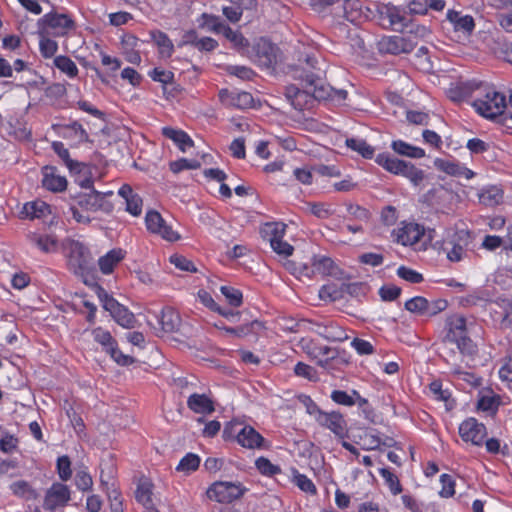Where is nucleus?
Instances as JSON below:
<instances>
[{
    "label": "nucleus",
    "mask_w": 512,
    "mask_h": 512,
    "mask_svg": "<svg viewBox=\"0 0 512 512\" xmlns=\"http://www.w3.org/2000/svg\"><path fill=\"white\" fill-rule=\"evenodd\" d=\"M453 100L473 97L472 106L481 116L494 119L504 114L507 107L506 97L493 86L475 80L462 82L451 90Z\"/></svg>",
    "instance_id": "obj_1"
},
{
    "label": "nucleus",
    "mask_w": 512,
    "mask_h": 512,
    "mask_svg": "<svg viewBox=\"0 0 512 512\" xmlns=\"http://www.w3.org/2000/svg\"><path fill=\"white\" fill-rule=\"evenodd\" d=\"M295 77L304 87L312 89L319 100L344 101L348 95L347 91L336 90L326 83V63L314 55L306 56L296 69Z\"/></svg>",
    "instance_id": "obj_2"
},
{
    "label": "nucleus",
    "mask_w": 512,
    "mask_h": 512,
    "mask_svg": "<svg viewBox=\"0 0 512 512\" xmlns=\"http://www.w3.org/2000/svg\"><path fill=\"white\" fill-rule=\"evenodd\" d=\"M375 162L387 172L406 178L414 187L422 186L426 179L424 170L418 168L412 162L398 159L390 153L377 154Z\"/></svg>",
    "instance_id": "obj_3"
},
{
    "label": "nucleus",
    "mask_w": 512,
    "mask_h": 512,
    "mask_svg": "<svg viewBox=\"0 0 512 512\" xmlns=\"http://www.w3.org/2000/svg\"><path fill=\"white\" fill-rule=\"evenodd\" d=\"M62 252L71 272L81 277L89 273L92 266V257L90 250L83 243L67 239L62 243Z\"/></svg>",
    "instance_id": "obj_4"
},
{
    "label": "nucleus",
    "mask_w": 512,
    "mask_h": 512,
    "mask_svg": "<svg viewBox=\"0 0 512 512\" xmlns=\"http://www.w3.org/2000/svg\"><path fill=\"white\" fill-rule=\"evenodd\" d=\"M471 240L469 230L458 229L448 233L441 241H437L436 246L438 252L444 254L450 262H460L466 256Z\"/></svg>",
    "instance_id": "obj_5"
},
{
    "label": "nucleus",
    "mask_w": 512,
    "mask_h": 512,
    "mask_svg": "<svg viewBox=\"0 0 512 512\" xmlns=\"http://www.w3.org/2000/svg\"><path fill=\"white\" fill-rule=\"evenodd\" d=\"M75 26V21L71 15L54 10L44 14L37 22L38 30L42 34L54 38L67 36Z\"/></svg>",
    "instance_id": "obj_6"
},
{
    "label": "nucleus",
    "mask_w": 512,
    "mask_h": 512,
    "mask_svg": "<svg viewBox=\"0 0 512 512\" xmlns=\"http://www.w3.org/2000/svg\"><path fill=\"white\" fill-rule=\"evenodd\" d=\"M299 346L302 351L316 364L325 370L333 368V362L338 357L336 349L326 345H319L312 339H301Z\"/></svg>",
    "instance_id": "obj_7"
},
{
    "label": "nucleus",
    "mask_w": 512,
    "mask_h": 512,
    "mask_svg": "<svg viewBox=\"0 0 512 512\" xmlns=\"http://www.w3.org/2000/svg\"><path fill=\"white\" fill-rule=\"evenodd\" d=\"M95 342L101 345L102 349L110 355V357L121 366H129L134 363V358L124 354L118 347L116 339L111 333L102 328L96 327L91 331Z\"/></svg>",
    "instance_id": "obj_8"
},
{
    "label": "nucleus",
    "mask_w": 512,
    "mask_h": 512,
    "mask_svg": "<svg viewBox=\"0 0 512 512\" xmlns=\"http://www.w3.org/2000/svg\"><path fill=\"white\" fill-rule=\"evenodd\" d=\"M99 298L103 308L108 311L113 319L123 328H134L137 320L135 315L124 305L120 304L115 298L100 288Z\"/></svg>",
    "instance_id": "obj_9"
},
{
    "label": "nucleus",
    "mask_w": 512,
    "mask_h": 512,
    "mask_svg": "<svg viewBox=\"0 0 512 512\" xmlns=\"http://www.w3.org/2000/svg\"><path fill=\"white\" fill-rule=\"evenodd\" d=\"M248 489L241 483L216 481L207 490V497L219 503H231L240 499Z\"/></svg>",
    "instance_id": "obj_10"
},
{
    "label": "nucleus",
    "mask_w": 512,
    "mask_h": 512,
    "mask_svg": "<svg viewBox=\"0 0 512 512\" xmlns=\"http://www.w3.org/2000/svg\"><path fill=\"white\" fill-rule=\"evenodd\" d=\"M145 226L148 232L160 236L167 242H177L181 239L178 231L168 224L156 210H148L145 215Z\"/></svg>",
    "instance_id": "obj_11"
},
{
    "label": "nucleus",
    "mask_w": 512,
    "mask_h": 512,
    "mask_svg": "<svg viewBox=\"0 0 512 512\" xmlns=\"http://www.w3.org/2000/svg\"><path fill=\"white\" fill-rule=\"evenodd\" d=\"M379 19L382 22H388V28L397 32H404L405 26L411 17L403 6H396L391 3L377 6Z\"/></svg>",
    "instance_id": "obj_12"
},
{
    "label": "nucleus",
    "mask_w": 512,
    "mask_h": 512,
    "mask_svg": "<svg viewBox=\"0 0 512 512\" xmlns=\"http://www.w3.org/2000/svg\"><path fill=\"white\" fill-rule=\"evenodd\" d=\"M113 192L101 193L92 189L89 193L80 194L77 197V205L86 212L102 211L110 213L113 210V204L105 199L106 196H112Z\"/></svg>",
    "instance_id": "obj_13"
},
{
    "label": "nucleus",
    "mask_w": 512,
    "mask_h": 512,
    "mask_svg": "<svg viewBox=\"0 0 512 512\" xmlns=\"http://www.w3.org/2000/svg\"><path fill=\"white\" fill-rule=\"evenodd\" d=\"M278 50L275 44L261 37L252 46L251 58L258 66L271 68L277 62Z\"/></svg>",
    "instance_id": "obj_14"
},
{
    "label": "nucleus",
    "mask_w": 512,
    "mask_h": 512,
    "mask_svg": "<svg viewBox=\"0 0 512 512\" xmlns=\"http://www.w3.org/2000/svg\"><path fill=\"white\" fill-rule=\"evenodd\" d=\"M424 394L431 400L442 403L445 412H453L458 403L448 387H444L441 379H433L424 389Z\"/></svg>",
    "instance_id": "obj_15"
},
{
    "label": "nucleus",
    "mask_w": 512,
    "mask_h": 512,
    "mask_svg": "<svg viewBox=\"0 0 512 512\" xmlns=\"http://www.w3.org/2000/svg\"><path fill=\"white\" fill-rule=\"evenodd\" d=\"M424 235L423 226L415 222L402 221L399 226L392 230L393 241L403 246H411L420 241Z\"/></svg>",
    "instance_id": "obj_16"
},
{
    "label": "nucleus",
    "mask_w": 512,
    "mask_h": 512,
    "mask_svg": "<svg viewBox=\"0 0 512 512\" xmlns=\"http://www.w3.org/2000/svg\"><path fill=\"white\" fill-rule=\"evenodd\" d=\"M53 129L59 137L67 140L70 146L78 147L89 141L88 132L78 121L68 124H56L53 125Z\"/></svg>",
    "instance_id": "obj_17"
},
{
    "label": "nucleus",
    "mask_w": 512,
    "mask_h": 512,
    "mask_svg": "<svg viewBox=\"0 0 512 512\" xmlns=\"http://www.w3.org/2000/svg\"><path fill=\"white\" fill-rule=\"evenodd\" d=\"M309 323L313 325L312 331L328 341L344 342L348 339L345 329L335 320L326 319L321 322L309 321Z\"/></svg>",
    "instance_id": "obj_18"
},
{
    "label": "nucleus",
    "mask_w": 512,
    "mask_h": 512,
    "mask_svg": "<svg viewBox=\"0 0 512 512\" xmlns=\"http://www.w3.org/2000/svg\"><path fill=\"white\" fill-rule=\"evenodd\" d=\"M305 275H321L339 277L342 275V271L334 260L325 255H314L311 259V268L305 266Z\"/></svg>",
    "instance_id": "obj_19"
},
{
    "label": "nucleus",
    "mask_w": 512,
    "mask_h": 512,
    "mask_svg": "<svg viewBox=\"0 0 512 512\" xmlns=\"http://www.w3.org/2000/svg\"><path fill=\"white\" fill-rule=\"evenodd\" d=\"M378 46L381 52L392 55L409 54L415 49V44L403 35L383 36Z\"/></svg>",
    "instance_id": "obj_20"
},
{
    "label": "nucleus",
    "mask_w": 512,
    "mask_h": 512,
    "mask_svg": "<svg viewBox=\"0 0 512 512\" xmlns=\"http://www.w3.org/2000/svg\"><path fill=\"white\" fill-rule=\"evenodd\" d=\"M459 435L463 441L481 446L487 435V429L476 418H467L459 426Z\"/></svg>",
    "instance_id": "obj_21"
},
{
    "label": "nucleus",
    "mask_w": 512,
    "mask_h": 512,
    "mask_svg": "<svg viewBox=\"0 0 512 512\" xmlns=\"http://www.w3.org/2000/svg\"><path fill=\"white\" fill-rule=\"evenodd\" d=\"M285 96L295 110L303 111L310 107L313 101L319 100L312 89H300L294 84L288 85L285 88Z\"/></svg>",
    "instance_id": "obj_22"
},
{
    "label": "nucleus",
    "mask_w": 512,
    "mask_h": 512,
    "mask_svg": "<svg viewBox=\"0 0 512 512\" xmlns=\"http://www.w3.org/2000/svg\"><path fill=\"white\" fill-rule=\"evenodd\" d=\"M70 500V490L67 485L54 483L46 492L43 508L54 511L58 507H64Z\"/></svg>",
    "instance_id": "obj_23"
},
{
    "label": "nucleus",
    "mask_w": 512,
    "mask_h": 512,
    "mask_svg": "<svg viewBox=\"0 0 512 512\" xmlns=\"http://www.w3.org/2000/svg\"><path fill=\"white\" fill-rule=\"evenodd\" d=\"M216 401L211 391L207 393H192L187 398L188 408L195 414L210 415L216 411Z\"/></svg>",
    "instance_id": "obj_24"
},
{
    "label": "nucleus",
    "mask_w": 512,
    "mask_h": 512,
    "mask_svg": "<svg viewBox=\"0 0 512 512\" xmlns=\"http://www.w3.org/2000/svg\"><path fill=\"white\" fill-rule=\"evenodd\" d=\"M446 20L453 31L464 37H469L475 29V21L471 15L463 14L461 11L449 9L446 13Z\"/></svg>",
    "instance_id": "obj_25"
},
{
    "label": "nucleus",
    "mask_w": 512,
    "mask_h": 512,
    "mask_svg": "<svg viewBox=\"0 0 512 512\" xmlns=\"http://www.w3.org/2000/svg\"><path fill=\"white\" fill-rule=\"evenodd\" d=\"M219 99L224 105L238 109H248L254 105L252 94L246 91L221 89Z\"/></svg>",
    "instance_id": "obj_26"
},
{
    "label": "nucleus",
    "mask_w": 512,
    "mask_h": 512,
    "mask_svg": "<svg viewBox=\"0 0 512 512\" xmlns=\"http://www.w3.org/2000/svg\"><path fill=\"white\" fill-rule=\"evenodd\" d=\"M467 334V321L463 315L455 314L446 319L445 342L453 344Z\"/></svg>",
    "instance_id": "obj_27"
},
{
    "label": "nucleus",
    "mask_w": 512,
    "mask_h": 512,
    "mask_svg": "<svg viewBox=\"0 0 512 512\" xmlns=\"http://www.w3.org/2000/svg\"><path fill=\"white\" fill-rule=\"evenodd\" d=\"M27 239L43 253L51 254L59 250V240L54 234L30 232Z\"/></svg>",
    "instance_id": "obj_28"
},
{
    "label": "nucleus",
    "mask_w": 512,
    "mask_h": 512,
    "mask_svg": "<svg viewBox=\"0 0 512 512\" xmlns=\"http://www.w3.org/2000/svg\"><path fill=\"white\" fill-rule=\"evenodd\" d=\"M118 195L125 200V210L130 215L139 217L142 214L143 199L129 184H123L118 190Z\"/></svg>",
    "instance_id": "obj_29"
},
{
    "label": "nucleus",
    "mask_w": 512,
    "mask_h": 512,
    "mask_svg": "<svg viewBox=\"0 0 512 512\" xmlns=\"http://www.w3.org/2000/svg\"><path fill=\"white\" fill-rule=\"evenodd\" d=\"M42 186L51 192H63L67 188V179L58 174L57 168L54 166H45L42 169Z\"/></svg>",
    "instance_id": "obj_30"
},
{
    "label": "nucleus",
    "mask_w": 512,
    "mask_h": 512,
    "mask_svg": "<svg viewBox=\"0 0 512 512\" xmlns=\"http://www.w3.org/2000/svg\"><path fill=\"white\" fill-rule=\"evenodd\" d=\"M236 441L247 449H261L265 439L252 426L245 425L237 432Z\"/></svg>",
    "instance_id": "obj_31"
},
{
    "label": "nucleus",
    "mask_w": 512,
    "mask_h": 512,
    "mask_svg": "<svg viewBox=\"0 0 512 512\" xmlns=\"http://www.w3.org/2000/svg\"><path fill=\"white\" fill-rule=\"evenodd\" d=\"M403 33V36L410 39L416 48L420 41H428L431 38L432 29L430 26L421 24L411 17Z\"/></svg>",
    "instance_id": "obj_32"
},
{
    "label": "nucleus",
    "mask_w": 512,
    "mask_h": 512,
    "mask_svg": "<svg viewBox=\"0 0 512 512\" xmlns=\"http://www.w3.org/2000/svg\"><path fill=\"white\" fill-rule=\"evenodd\" d=\"M126 251L122 248H113L98 259V267L102 274L110 275L125 259Z\"/></svg>",
    "instance_id": "obj_33"
},
{
    "label": "nucleus",
    "mask_w": 512,
    "mask_h": 512,
    "mask_svg": "<svg viewBox=\"0 0 512 512\" xmlns=\"http://www.w3.org/2000/svg\"><path fill=\"white\" fill-rule=\"evenodd\" d=\"M139 38L133 34H124L121 38V49L125 60L131 64L139 65L141 63V55L138 51Z\"/></svg>",
    "instance_id": "obj_34"
},
{
    "label": "nucleus",
    "mask_w": 512,
    "mask_h": 512,
    "mask_svg": "<svg viewBox=\"0 0 512 512\" xmlns=\"http://www.w3.org/2000/svg\"><path fill=\"white\" fill-rule=\"evenodd\" d=\"M450 374L454 381L462 385L463 389L477 388L482 384V378L473 372L463 370L461 366L454 365Z\"/></svg>",
    "instance_id": "obj_35"
},
{
    "label": "nucleus",
    "mask_w": 512,
    "mask_h": 512,
    "mask_svg": "<svg viewBox=\"0 0 512 512\" xmlns=\"http://www.w3.org/2000/svg\"><path fill=\"white\" fill-rule=\"evenodd\" d=\"M501 404V398L491 389H485L479 392L477 400V409L481 412H487L494 415Z\"/></svg>",
    "instance_id": "obj_36"
},
{
    "label": "nucleus",
    "mask_w": 512,
    "mask_h": 512,
    "mask_svg": "<svg viewBox=\"0 0 512 512\" xmlns=\"http://www.w3.org/2000/svg\"><path fill=\"white\" fill-rule=\"evenodd\" d=\"M50 212V206L46 202L42 200H35L24 204L20 211V217L22 219L30 220L41 219L50 214Z\"/></svg>",
    "instance_id": "obj_37"
},
{
    "label": "nucleus",
    "mask_w": 512,
    "mask_h": 512,
    "mask_svg": "<svg viewBox=\"0 0 512 512\" xmlns=\"http://www.w3.org/2000/svg\"><path fill=\"white\" fill-rule=\"evenodd\" d=\"M162 135L172 140L182 152H186L194 145L191 137L180 129L166 126L162 128Z\"/></svg>",
    "instance_id": "obj_38"
},
{
    "label": "nucleus",
    "mask_w": 512,
    "mask_h": 512,
    "mask_svg": "<svg viewBox=\"0 0 512 512\" xmlns=\"http://www.w3.org/2000/svg\"><path fill=\"white\" fill-rule=\"evenodd\" d=\"M150 36L158 48L159 57L162 59L170 58L174 53V45L168 35L163 31L154 30L150 32Z\"/></svg>",
    "instance_id": "obj_39"
},
{
    "label": "nucleus",
    "mask_w": 512,
    "mask_h": 512,
    "mask_svg": "<svg viewBox=\"0 0 512 512\" xmlns=\"http://www.w3.org/2000/svg\"><path fill=\"white\" fill-rule=\"evenodd\" d=\"M504 197L503 190L495 185L482 188L478 193L479 203L486 207H495L502 203Z\"/></svg>",
    "instance_id": "obj_40"
},
{
    "label": "nucleus",
    "mask_w": 512,
    "mask_h": 512,
    "mask_svg": "<svg viewBox=\"0 0 512 512\" xmlns=\"http://www.w3.org/2000/svg\"><path fill=\"white\" fill-rule=\"evenodd\" d=\"M52 149L58 155V157L63 161L65 166L72 173H80L85 167L84 163L78 162L76 160L71 159L69 150L65 147L64 143L61 141L52 142Z\"/></svg>",
    "instance_id": "obj_41"
},
{
    "label": "nucleus",
    "mask_w": 512,
    "mask_h": 512,
    "mask_svg": "<svg viewBox=\"0 0 512 512\" xmlns=\"http://www.w3.org/2000/svg\"><path fill=\"white\" fill-rule=\"evenodd\" d=\"M391 148L395 153L412 159H421L426 155L423 148L414 146L401 139L393 140Z\"/></svg>",
    "instance_id": "obj_42"
},
{
    "label": "nucleus",
    "mask_w": 512,
    "mask_h": 512,
    "mask_svg": "<svg viewBox=\"0 0 512 512\" xmlns=\"http://www.w3.org/2000/svg\"><path fill=\"white\" fill-rule=\"evenodd\" d=\"M343 18L352 24H358L365 17L359 0H344Z\"/></svg>",
    "instance_id": "obj_43"
},
{
    "label": "nucleus",
    "mask_w": 512,
    "mask_h": 512,
    "mask_svg": "<svg viewBox=\"0 0 512 512\" xmlns=\"http://www.w3.org/2000/svg\"><path fill=\"white\" fill-rule=\"evenodd\" d=\"M286 227L283 222H267L261 227L260 233L264 240L272 244L274 240L284 238Z\"/></svg>",
    "instance_id": "obj_44"
},
{
    "label": "nucleus",
    "mask_w": 512,
    "mask_h": 512,
    "mask_svg": "<svg viewBox=\"0 0 512 512\" xmlns=\"http://www.w3.org/2000/svg\"><path fill=\"white\" fill-rule=\"evenodd\" d=\"M37 35L40 55L44 59H54L59 49L57 41L52 39L53 36L42 34L40 30L37 31Z\"/></svg>",
    "instance_id": "obj_45"
},
{
    "label": "nucleus",
    "mask_w": 512,
    "mask_h": 512,
    "mask_svg": "<svg viewBox=\"0 0 512 512\" xmlns=\"http://www.w3.org/2000/svg\"><path fill=\"white\" fill-rule=\"evenodd\" d=\"M319 424L330 429L341 439L348 438V425L345 418H318Z\"/></svg>",
    "instance_id": "obj_46"
},
{
    "label": "nucleus",
    "mask_w": 512,
    "mask_h": 512,
    "mask_svg": "<svg viewBox=\"0 0 512 512\" xmlns=\"http://www.w3.org/2000/svg\"><path fill=\"white\" fill-rule=\"evenodd\" d=\"M53 66L70 79H74L78 76L79 69L76 63L66 55L54 57Z\"/></svg>",
    "instance_id": "obj_47"
},
{
    "label": "nucleus",
    "mask_w": 512,
    "mask_h": 512,
    "mask_svg": "<svg viewBox=\"0 0 512 512\" xmlns=\"http://www.w3.org/2000/svg\"><path fill=\"white\" fill-rule=\"evenodd\" d=\"M152 489H153V484L149 479L142 478L139 480L137 489L135 491V498L139 503H141L143 505L144 508L150 507L151 505H153Z\"/></svg>",
    "instance_id": "obj_48"
},
{
    "label": "nucleus",
    "mask_w": 512,
    "mask_h": 512,
    "mask_svg": "<svg viewBox=\"0 0 512 512\" xmlns=\"http://www.w3.org/2000/svg\"><path fill=\"white\" fill-rule=\"evenodd\" d=\"M355 397L358 399L359 406H363L364 404H367V401L365 399H362L356 391H352V394H349L348 392L343 391V390H334L331 393V399L336 404L348 406V407L356 404Z\"/></svg>",
    "instance_id": "obj_49"
},
{
    "label": "nucleus",
    "mask_w": 512,
    "mask_h": 512,
    "mask_svg": "<svg viewBox=\"0 0 512 512\" xmlns=\"http://www.w3.org/2000/svg\"><path fill=\"white\" fill-rule=\"evenodd\" d=\"M346 146L359 153L365 159H372L374 157V147L368 144L364 139L347 138Z\"/></svg>",
    "instance_id": "obj_50"
},
{
    "label": "nucleus",
    "mask_w": 512,
    "mask_h": 512,
    "mask_svg": "<svg viewBox=\"0 0 512 512\" xmlns=\"http://www.w3.org/2000/svg\"><path fill=\"white\" fill-rule=\"evenodd\" d=\"M201 26L217 34H222L226 28V24L223 23L221 18L216 15L203 13L201 16Z\"/></svg>",
    "instance_id": "obj_51"
},
{
    "label": "nucleus",
    "mask_w": 512,
    "mask_h": 512,
    "mask_svg": "<svg viewBox=\"0 0 512 512\" xmlns=\"http://www.w3.org/2000/svg\"><path fill=\"white\" fill-rule=\"evenodd\" d=\"M453 344L456 345L462 356L473 358L478 353L477 344L469 337L468 334L458 339Z\"/></svg>",
    "instance_id": "obj_52"
},
{
    "label": "nucleus",
    "mask_w": 512,
    "mask_h": 512,
    "mask_svg": "<svg viewBox=\"0 0 512 512\" xmlns=\"http://www.w3.org/2000/svg\"><path fill=\"white\" fill-rule=\"evenodd\" d=\"M160 323L165 332H174L178 329L180 319L174 310L167 309L162 311Z\"/></svg>",
    "instance_id": "obj_53"
},
{
    "label": "nucleus",
    "mask_w": 512,
    "mask_h": 512,
    "mask_svg": "<svg viewBox=\"0 0 512 512\" xmlns=\"http://www.w3.org/2000/svg\"><path fill=\"white\" fill-rule=\"evenodd\" d=\"M297 401L299 403V405H301L302 407L305 408V412L311 416L313 415H316V414H319L320 416H341L340 414L338 413H324L322 412L318 406L316 405V403L312 400V398L308 395H305V394H301L297 397Z\"/></svg>",
    "instance_id": "obj_54"
},
{
    "label": "nucleus",
    "mask_w": 512,
    "mask_h": 512,
    "mask_svg": "<svg viewBox=\"0 0 512 512\" xmlns=\"http://www.w3.org/2000/svg\"><path fill=\"white\" fill-rule=\"evenodd\" d=\"M199 465L200 457L194 453H188L180 460L176 470L184 472L185 474H190L191 472L196 471Z\"/></svg>",
    "instance_id": "obj_55"
},
{
    "label": "nucleus",
    "mask_w": 512,
    "mask_h": 512,
    "mask_svg": "<svg viewBox=\"0 0 512 512\" xmlns=\"http://www.w3.org/2000/svg\"><path fill=\"white\" fill-rule=\"evenodd\" d=\"M12 493L18 497L25 498L27 500L34 499L36 497L35 490L31 485L24 480H19L10 485Z\"/></svg>",
    "instance_id": "obj_56"
},
{
    "label": "nucleus",
    "mask_w": 512,
    "mask_h": 512,
    "mask_svg": "<svg viewBox=\"0 0 512 512\" xmlns=\"http://www.w3.org/2000/svg\"><path fill=\"white\" fill-rule=\"evenodd\" d=\"M379 474L384 478L385 484L393 495H398L403 491V487L398 477L388 468H380Z\"/></svg>",
    "instance_id": "obj_57"
},
{
    "label": "nucleus",
    "mask_w": 512,
    "mask_h": 512,
    "mask_svg": "<svg viewBox=\"0 0 512 512\" xmlns=\"http://www.w3.org/2000/svg\"><path fill=\"white\" fill-rule=\"evenodd\" d=\"M255 466L264 476L271 477L281 473L280 466L273 464L268 458L263 456L256 459Z\"/></svg>",
    "instance_id": "obj_58"
},
{
    "label": "nucleus",
    "mask_w": 512,
    "mask_h": 512,
    "mask_svg": "<svg viewBox=\"0 0 512 512\" xmlns=\"http://www.w3.org/2000/svg\"><path fill=\"white\" fill-rule=\"evenodd\" d=\"M224 37L229 40L233 46L237 49H244L249 46L248 40L243 36V34L237 30H233L228 25L224 29L223 33Z\"/></svg>",
    "instance_id": "obj_59"
},
{
    "label": "nucleus",
    "mask_w": 512,
    "mask_h": 512,
    "mask_svg": "<svg viewBox=\"0 0 512 512\" xmlns=\"http://www.w3.org/2000/svg\"><path fill=\"white\" fill-rule=\"evenodd\" d=\"M294 373L296 376L307 379L312 382H317L319 380L318 371L314 367L304 362H298L295 365Z\"/></svg>",
    "instance_id": "obj_60"
},
{
    "label": "nucleus",
    "mask_w": 512,
    "mask_h": 512,
    "mask_svg": "<svg viewBox=\"0 0 512 512\" xmlns=\"http://www.w3.org/2000/svg\"><path fill=\"white\" fill-rule=\"evenodd\" d=\"M427 299L415 296L405 302V309L420 316H426Z\"/></svg>",
    "instance_id": "obj_61"
},
{
    "label": "nucleus",
    "mask_w": 512,
    "mask_h": 512,
    "mask_svg": "<svg viewBox=\"0 0 512 512\" xmlns=\"http://www.w3.org/2000/svg\"><path fill=\"white\" fill-rule=\"evenodd\" d=\"M294 482L300 490L309 494H316L317 489L314 483L306 475L300 474L295 468L292 469Z\"/></svg>",
    "instance_id": "obj_62"
},
{
    "label": "nucleus",
    "mask_w": 512,
    "mask_h": 512,
    "mask_svg": "<svg viewBox=\"0 0 512 512\" xmlns=\"http://www.w3.org/2000/svg\"><path fill=\"white\" fill-rule=\"evenodd\" d=\"M201 164L196 159L180 158L176 161H172L169 164L170 170L177 174L183 170H194L200 168Z\"/></svg>",
    "instance_id": "obj_63"
},
{
    "label": "nucleus",
    "mask_w": 512,
    "mask_h": 512,
    "mask_svg": "<svg viewBox=\"0 0 512 512\" xmlns=\"http://www.w3.org/2000/svg\"><path fill=\"white\" fill-rule=\"evenodd\" d=\"M221 293L232 307H240L243 303V294L239 289L231 286H221Z\"/></svg>",
    "instance_id": "obj_64"
}]
</instances>
